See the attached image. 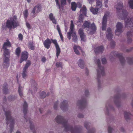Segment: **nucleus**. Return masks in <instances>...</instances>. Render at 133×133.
I'll use <instances>...</instances> for the list:
<instances>
[{
    "instance_id": "nucleus-9",
    "label": "nucleus",
    "mask_w": 133,
    "mask_h": 133,
    "mask_svg": "<svg viewBox=\"0 0 133 133\" xmlns=\"http://www.w3.org/2000/svg\"><path fill=\"white\" fill-rule=\"evenodd\" d=\"M4 55L5 57L4 60V63L5 64H9V58L10 55V53L9 50L7 48L6 49H3Z\"/></svg>"
},
{
    "instance_id": "nucleus-31",
    "label": "nucleus",
    "mask_w": 133,
    "mask_h": 133,
    "mask_svg": "<svg viewBox=\"0 0 133 133\" xmlns=\"http://www.w3.org/2000/svg\"><path fill=\"white\" fill-rule=\"evenodd\" d=\"M78 64L79 66L81 68L83 69L84 67V64L83 61L80 59L78 62Z\"/></svg>"
},
{
    "instance_id": "nucleus-19",
    "label": "nucleus",
    "mask_w": 133,
    "mask_h": 133,
    "mask_svg": "<svg viewBox=\"0 0 133 133\" xmlns=\"http://www.w3.org/2000/svg\"><path fill=\"white\" fill-rule=\"evenodd\" d=\"M87 9L86 6L84 5L80 9V15L86 16L87 14Z\"/></svg>"
},
{
    "instance_id": "nucleus-22",
    "label": "nucleus",
    "mask_w": 133,
    "mask_h": 133,
    "mask_svg": "<svg viewBox=\"0 0 133 133\" xmlns=\"http://www.w3.org/2000/svg\"><path fill=\"white\" fill-rule=\"evenodd\" d=\"M28 54L27 52L25 51L22 52L21 58L23 60H26L28 58Z\"/></svg>"
},
{
    "instance_id": "nucleus-27",
    "label": "nucleus",
    "mask_w": 133,
    "mask_h": 133,
    "mask_svg": "<svg viewBox=\"0 0 133 133\" xmlns=\"http://www.w3.org/2000/svg\"><path fill=\"white\" fill-rule=\"evenodd\" d=\"M49 18L50 20L54 24L57 23L56 20L54 17V16L52 13H51L49 15Z\"/></svg>"
},
{
    "instance_id": "nucleus-35",
    "label": "nucleus",
    "mask_w": 133,
    "mask_h": 133,
    "mask_svg": "<svg viewBox=\"0 0 133 133\" xmlns=\"http://www.w3.org/2000/svg\"><path fill=\"white\" fill-rule=\"evenodd\" d=\"M21 52V49L19 47L17 48L15 50V54L17 56H19Z\"/></svg>"
},
{
    "instance_id": "nucleus-23",
    "label": "nucleus",
    "mask_w": 133,
    "mask_h": 133,
    "mask_svg": "<svg viewBox=\"0 0 133 133\" xmlns=\"http://www.w3.org/2000/svg\"><path fill=\"white\" fill-rule=\"evenodd\" d=\"M90 11L94 15L97 14L98 13V11L99 10L96 7L94 8L92 7H91L90 8Z\"/></svg>"
},
{
    "instance_id": "nucleus-5",
    "label": "nucleus",
    "mask_w": 133,
    "mask_h": 133,
    "mask_svg": "<svg viewBox=\"0 0 133 133\" xmlns=\"http://www.w3.org/2000/svg\"><path fill=\"white\" fill-rule=\"evenodd\" d=\"M19 22L18 21L17 16H14L10 18V20H8L6 23V26L11 30L12 28L14 29L19 25Z\"/></svg>"
},
{
    "instance_id": "nucleus-39",
    "label": "nucleus",
    "mask_w": 133,
    "mask_h": 133,
    "mask_svg": "<svg viewBox=\"0 0 133 133\" xmlns=\"http://www.w3.org/2000/svg\"><path fill=\"white\" fill-rule=\"evenodd\" d=\"M23 15L25 18L26 19L28 15V11L27 9L24 11L23 12Z\"/></svg>"
},
{
    "instance_id": "nucleus-28",
    "label": "nucleus",
    "mask_w": 133,
    "mask_h": 133,
    "mask_svg": "<svg viewBox=\"0 0 133 133\" xmlns=\"http://www.w3.org/2000/svg\"><path fill=\"white\" fill-rule=\"evenodd\" d=\"M7 84H4L3 86V92L4 94H7L8 93V90L7 89Z\"/></svg>"
},
{
    "instance_id": "nucleus-18",
    "label": "nucleus",
    "mask_w": 133,
    "mask_h": 133,
    "mask_svg": "<svg viewBox=\"0 0 133 133\" xmlns=\"http://www.w3.org/2000/svg\"><path fill=\"white\" fill-rule=\"evenodd\" d=\"M104 50V47L102 46H100L94 48V50L96 54L102 52Z\"/></svg>"
},
{
    "instance_id": "nucleus-11",
    "label": "nucleus",
    "mask_w": 133,
    "mask_h": 133,
    "mask_svg": "<svg viewBox=\"0 0 133 133\" xmlns=\"http://www.w3.org/2000/svg\"><path fill=\"white\" fill-rule=\"evenodd\" d=\"M31 64V62L30 61L28 60L24 67V68L22 73V76L23 78H25L27 75L26 70L28 68Z\"/></svg>"
},
{
    "instance_id": "nucleus-15",
    "label": "nucleus",
    "mask_w": 133,
    "mask_h": 133,
    "mask_svg": "<svg viewBox=\"0 0 133 133\" xmlns=\"http://www.w3.org/2000/svg\"><path fill=\"white\" fill-rule=\"evenodd\" d=\"M107 15L105 14L103 17L102 22V29L103 30H106Z\"/></svg>"
},
{
    "instance_id": "nucleus-7",
    "label": "nucleus",
    "mask_w": 133,
    "mask_h": 133,
    "mask_svg": "<svg viewBox=\"0 0 133 133\" xmlns=\"http://www.w3.org/2000/svg\"><path fill=\"white\" fill-rule=\"evenodd\" d=\"M82 27L84 29L86 28H87L88 29L90 28L91 30L90 34L91 35L94 34L97 29L96 26L94 23L91 24L90 22L87 21H85L84 22Z\"/></svg>"
},
{
    "instance_id": "nucleus-49",
    "label": "nucleus",
    "mask_w": 133,
    "mask_h": 133,
    "mask_svg": "<svg viewBox=\"0 0 133 133\" xmlns=\"http://www.w3.org/2000/svg\"><path fill=\"white\" fill-rule=\"evenodd\" d=\"M118 56L119 57L120 60L121 62H122L121 60L122 59V60L123 61H124L123 58V57H122V56L121 54H119L118 55Z\"/></svg>"
},
{
    "instance_id": "nucleus-25",
    "label": "nucleus",
    "mask_w": 133,
    "mask_h": 133,
    "mask_svg": "<svg viewBox=\"0 0 133 133\" xmlns=\"http://www.w3.org/2000/svg\"><path fill=\"white\" fill-rule=\"evenodd\" d=\"M28 107V106L27 104L25 101L24 102V103L23 105V113L24 115L26 114L27 113Z\"/></svg>"
},
{
    "instance_id": "nucleus-36",
    "label": "nucleus",
    "mask_w": 133,
    "mask_h": 133,
    "mask_svg": "<svg viewBox=\"0 0 133 133\" xmlns=\"http://www.w3.org/2000/svg\"><path fill=\"white\" fill-rule=\"evenodd\" d=\"M49 95V93H48L46 95V93L44 91H42L40 94L41 97L42 98H44L46 97V96H48Z\"/></svg>"
},
{
    "instance_id": "nucleus-33",
    "label": "nucleus",
    "mask_w": 133,
    "mask_h": 133,
    "mask_svg": "<svg viewBox=\"0 0 133 133\" xmlns=\"http://www.w3.org/2000/svg\"><path fill=\"white\" fill-rule=\"evenodd\" d=\"M71 8L73 11H75L77 7V4L75 2H72L71 3Z\"/></svg>"
},
{
    "instance_id": "nucleus-42",
    "label": "nucleus",
    "mask_w": 133,
    "mask_h": 133,
    "mask_svg": "<svg viewBox=\"0 0 133 133\" xmlns=\"http://www.w3.org/2000/svg\"><path fill=\"white\" fill-rule=\"evenodd\" d=\"M8 98L10 101H12L15 99V97L14 96H10L8 97Z\"/></svg>"
},
{
    "instance_id": "nucleus-48",
    "label": "nucleus",
    "mask_w": 133,
    "mask_h": 133,
    "mask_svg": "<svg viewBox=\"0 0 133 133\" xmlns=\"http://www.w3.org/2000/svg\"><path fill=\"white\" fill-rule=\"evenodd\" d=\"M102 63L103 64H105L107 63V60L105 58H103L102 59Z\"/></svg>"
},
{
    "instance_id": "nucleus-20",
    "label": "nucleus",
    "mask_w": 133,
    "mask_h": 133,
    "mask_svg": "<svg viewBox=\"0 0 133 133\" xmlns=\"http://www.w3.org/2000/svg\"><path fill=\"white\" fill-rule=\"evenodd\" d=\"M6 42H5L3 46V49H6L7 48V47H10L11 46V43L9 41L8 39H6Z\"/></svg>"
},
{
    "instance_id": "nucleus-46",
    "label": "nucleus",
    "mask_w": 133,
    "mask_h": 133,
    "mask_svg": "<svg viewBox=\"0 0 133 133\" xmlns=\"http://www.w3.org/2000/svg\"><path fill=\"white\" fill-rule=\"evenodd\" d=\"M58 104V102L57 101L55 102L54 105V109L55 110H57V105Z\"/></svg>"
},
{
    "instance_id": "nucleus-44",
    "label": "nucleus",
    "mask_w": 133,
    "mask_h": 133,
    "mask_svg": "<svg viewBox=\"0 0 133 133\" xmlns=\"http://www.w3.org/2000/svg\"><path fill=\"white\" fill-rule=\"evenodd\" d=\"M18 37L19 40L22 41L23 39V36L21 34H19L18 35Z\"/></svg>"
},
{
    "instance_id": "nucleus-1",
    "label": "nucleus",
    "mask_w": 133,
    "mask_h": 133,
    "mask_svg": "<svg viewBox=\"0 0 133 133\" xmlns=\"http://www.w3.org/2000/svg\"><path fill=\"white\" fill-rule=\"evenodd\" d=\"M56 122L58 124H62L65 128L66 132L70 131L71 133H81V128L80 127H76L73 128L72 126L67 124V121L61 116L58 115L55 118Z\"/></svg>"
},
{
    "instance_id": "nucleus-8",
    "label": "nucleus",
    "mask_w": 133,
    "mask_h": 133,
    "mask_svg": "<svg viewBox=\"0 0 133 133\" xmlns=\"http://www.w3.org/2000/svg\"><path fill=\"white\" fill-rule=\"evenodd\" d=\"M42 11V6L40 4L35 6L32 10L31 12V16L33 17L37 15V14Z\"/></svg>"
},
{
    "instance_id": "nucleus-50",
    "label": "nucleus",
    "mask_w": 133,
    "mask_h": 133,
    "mask_svg": "<svg viewBox=\"0 0 133 133\" xmlns=\"http://www.w3.org/2000/svg\"><path fill=\"white\" fill-rule=\"evenodd\" d=\"M85 94L86 96H87L89 94V92L88 90H86L85 91Z\"/></svg>"
},
{
    "instance_id": "nucleus-2",
    "label": "nucleus",
    "mask_w": 133,
    "mask_h": 133,
    "mask_svg": "<svg viewBox=\"0 0 133 133\" xmlns=\"http://www.w3.org/2000/svg\"><path fill=\"white\" fill-rule=\"evenodd\" d=\"M115 8L118 11H121V10L122 12V16L123 17L125 21V25L126 26L129 25L133 24V18H130L127 17V13L125 10H122L123 8V3L121 2H119L117 3L115 5Z\"/></svg>"
},
{
    "instance_id": "nucleus-30",
    "label": "nucleus",
    "mask_w": 133,
    "mask_h": 133,
    "mask_svg": "<svg viewBox=\"0 0 133 133\" xmlns=\"http://www.w3.org/2000/svg\"><path fill=\"white\" fill-rule=\"evenodd\" d=\"M81 49L80 47L79 46H77L76 45H74V49L75 52L77 55H79L80 53L77 49Z\"/></svg>"
},
{
    "instance_id": "nucleus-40",
    "label": "nucleus",
    "mask_w": 133,
    "mask_h": 133,
    "mask_svg": "<svg viewBox=\"0 0 133 133\" xmlns=\"http://www.w3.org/2000/svg\"><path fill=\"white\" fill-rule=\"evenodd\" d=\"M83 15H80L79 16V19L78 22L80 23L82 22L83 21Z\"/></svg>"
},
{
    "instance_id": "nucleus-52",
    "label": "nucleus",
    "mask_w": 133,
    "mask_h": 133,
    "mask_svg": "<svg viewBox=\"0 0 133 133\" xmlns=\"http://www.w3.org/2000/svg\"><path fill=\"white\" fill-rule=\"evenodd\" d=\"M108 0H106V1H104V4L105 5V6L106 7H107L108 6Z\"/></svg>"
},
{
    "instance_id": "nucleus-55",
    "label": "nucleus",
    "mask_w": 133,
    "mask_h": 133,
    "mask_svg": "<svg viewBox=\"0 0 133 133\" xmlns=\"http://www.w3.org/2000/svg\"><path fill=\"white\" fill-rule=\"evenodd\" d=\"M112 130L113 129L112 128L110 127H109V133H111L112 132Z\"/></svg>"
},
{
    "instance_id": "nucleus-24",
    "label": "nucleus",
    "mask_w": 133,
    "mask_h": 133,
    "mask_svg": "<svg viewBox=\"0 0 133 133\" xmlns=\"http://www.w3.org/2000/svg\"><path fill=\"white\" fill-rule=\"evenodd\" d=\"M28 47L31 50H34L35 48V44L32 42H30L28 43Z\"/></svg>"
},
{
    "instance_id": "nucleus-16",
    "label": "nucleus",
    "mask_w": 133,
    "mask_h": 133,
    "mask_svg": "<svg viewBox=\"0 0 133 133\" xmlns=\"http://www.w3.org/2000/svg\"><path fill=\"white\" fill-rule=\"evenodd\" d=\"M68 102L65 100L61 104L60 108L63 111H65L67 109Z\"/></svg>"
},
{
    "instance_id": "nucleus-12",
    "label": "nucleus",
    "mask_w": 133,
    "mask_h": 133,
    "mask_svg": "<svg viewBox=\"0 0 133 133\" xmlns=\"http://www.w3.org/2000/svg\"><path fill=\"white\" fill-rule=\"evenodd\" d=\"M90 123H89L85 122L84 123V126L88 130L87 133H94L95 129L93 128H90Z\"/></svg>"
},
{
    "instance_id": "nucleus-4",
    "label": "nucleus",
    "mask_w": 133,
    "mask_h": 133,
    "mask_svg": "<svg viewBox=\"0 0 133 133\" xmlns=\"http://www.w3.org/2000/svg\"><path fill=\"white\" fill-rule=\"evenodd\" d=\"M3 110L5 112V115L6 117V124L8 125L10 123V131L11 133L13 130L14 124V118L11 116V112L10 110H8L5 111V109L3 108Z\"/></svg>"
},
{
    "instance_id": "nucleus-51",
    "label": "nucleus",
    "mask_w": 133,
    "mask_h": 133,
    "mask_svg": "<svg viewBox=\"0 0 133 133\" xmlns=\"http://www.w3.org/2000/svg\"><path fill=\"white\" fill-rule=\"evenodd\" d=\"M78 117L80 118H82L83 117V115L82 114H79L77 116Z\"/></svg>"
},
{
    "instance_id": "nucleus-26",
    "label": "nucleus",
    "mask_w": 133,
    "mask_h": 133,
    "mask_svg": "<svg viewBox=\"0 0 133 133\" xmlns=\"http://www.w3.org/2000/svg\"><path fill=\"white\" fill-rule=\"evenodd\" d=\"M102 6V2L101 1H96V7L99 10H101Z\"/></svg>"
},
{
    "instance_id": "nucleus-3",
    "label": "nucleus",
    "mask_w": 133,
    "mask_h": 133,
    "mask_svg": "<svg viewBox=\"0 0 133 133\" xmlns=\"http://www.w3.org/2000/svg\"><path fill=\"white\" fill-rule=\"evenodd\" d=\"M52 42L54 44L56 48V56L58 58L60 53L61 50L56 39H51L50 40L49 38H47L43 41V43L44 47L47 49H48L50 46Z\"/></svg>"
},
{
    "instance_id": "nucleus-34",
    "label": "nucleus",
    "mask_w": 133,
    "mask_h": 133,
    "mask_svg": "<svg viewBox=\"0 0 133 133\" xmlns=\"http://www.w3.org/2000/svg\"><path fill=\"white\" fill-rule=\"evenodd\" d=\"M22 91L23 89L22 87H21V85H19L18 87V92L20 96L21 97L23 95Z\"/></svg>"
},
{
    "instance_id": "nucleus-54",
    "label": "nucleus",
    "mask_w": 133,
    "mask_h": 133,
    "mask_svg": "<svg viewBox=\"0 0 133 133\" xmlns=\"http://www.w3.org/2000/svg\"><path fill=\"white\" fill-rule=\"evenodd\" d=\"M26 25L27 27L28 28V29H31L30 25L29 23H28L26 22Z\"/></svg>"
},
{
    "instance_id": "nucleus-38",
    "label": "nucleus",
    "mask_w": 133,
    "mask_h": 133,
    "mask_svg": "<svg viewBox=\"0 0 133 133\" xmlns=\"http://www.w3.org/2000/svg\"><path fill=\"white\" fill-rule=\"evenodd\" d=\"M111 29L109 28V41L110 40H111L112 37V35L111 33Z\"/></svg>"
},
{
    "instance_id": "nucleus-60",
    "label": "nucleus",
    "mask_w": 133,
    "mask_h": 133,
    "mask_svg": "<svg viewBox=\"0 0 133 133\" xmlns=\"http://www.w3.org/2000/svg\"><path fill=\"white\" fill-rule=\"evenodd\" d=\"M86 74L87 75H88L89 72L88 70L87 69H86Z\"/></svg>"
},
{
    "instance_id": "nucleus-59",
    "label": "nucleus",
    "mask_w": 133,
    "mask_h": 133,
    "mask_svg": "<svg viewBox=\"0 0 133 133\" xmlns=\"http://www.w3.org/2000/svg\"><path fill=\"white\" fill-rule=\"evenodd\" d=\"M24 61H25V60H23V59H22V58H21V59L19 60V62L20 63H21Z\"/></svg>"
},
{
    "instance_id": "nucleus-10",
    "label": "nucleus",
    "mask_w": 133,
    "mask_h": 133,
    "mask_svg": "<svg viewBox=\"0 0 133 133\" xmlns=\"http://www.w3.org/2000/svg\"><path fill=\"white\" fill-rule=\"evenodd\" d=\"M87 104V102L85 99H82L81 100L77 102V105L79 106L80 109H82L85 108Z\"/></svg>"
},
{
    "instance_id": "nucleus-29",
    "label": "nucleus",
    "mask_w": 133,
    "mask_h": 133,
    "mask_svg": "<svg viewBox=\"0 0 133 133\" xmlns=\"http://www.w3.org/2000/svg\"><path fill=\"white\" fill-rule=\"evenodd\" d=\"M57 29L58 31L62 41L63 42V37L61 33V31L60 30V28L59 25H58L57 26Z\"/></svg>"
},
{
    "instance_id": "nucleus-17",
    "label": "nucleus",
    "mask_w": 133,
    "mask_h": 133,
    "mask_svg": "<svg viewBox=\"0 0 133 133\" xmlns=\"http://www.w3.org/2000/svg\"><path fill=\"white\" fill-rule=\"evenodd\" d=\"M78 32L80 35L81 40L83 41H85V35L84 34L83 29L82 28L79 29Z\"/></svg>"
},
{
    "instance_id": "nucleus-14",
    "label": "nucleus",
    "mask_w": 133,
    "mask_h": 133,
    "mask_svg": "<svg viewBox=\"0 0 133 133\" xmlns=\"http://www.w3.org/2000/svg\"><path fill=\"white\" fill-rule=\"evenodd\" d=\"M74 27V25L73 24V22L72 21H71L70 28V31L69 32H68L67 33V37L69 40H70L71 39V34L74 32L73 31Z\"/></svg>"
},
{
    "instance_id": "nucleus-61",
    "label": "nucleus",
    "mask_w": 133,
    "mask_h": 133,
    "mask_svg": "<svg viewBox=\"0 0 133 133\" xmlns=\"http://www.w3.org/2000/svg\"><path fill=\"white\" fill-rule=\"evenodd\" d=\"M43 110V109H41V108H40V109H39V111H40V113H41V114L42 112V111L43 110Z\"/></svg>"
},
{
    "instance_id": "nucleus-57",
    "label": "nucleus",
    "mask_w": 133,
    "mask_h": 133,
    "mask_svg": "<svg viewBox=\"0 0 133 133\" xmlns=\"http://www.w3.org/2000/svg\"><path fill=\"white\" fill-rule=\"evenodd\" d=\"M41 60H42V61L43 62H44L45 61H46V59L44 57H43L42 58V59H41Z\"/></svg>"
},
{
    "instance_id": "nucleus-58",
    "label": "nucleus",
    "mask_w": 133,
    "mask_h": 133,
    "mask_svg": "<svg viewBox=\"0 0 133 133\" xmlns=\"http://www.w3.org/2000/svg\"><path fill=\"white\" fill-rule=\"evenodd\" d=\"M90 4H91L92 2H94V0H88Z\"/></svg>"
},
{
    "instance_id": "nucleus-32",
    "label": "nucleus",
    "mask_w": 133,
    "mask_h": 133,
    "mask_svg": "<svg viewBox=\"0 0 133 133\" xmlns=\"http://www.w3.org/2000/svg\"><path fill=\"white\" fill-rule=\"evenodd\" d=\"M73 38L72 40L74 42H76L77 40V37L76 35V32H73L71 34Z\"/></svg>"
},
{
    "instance_id": "nucleus-64",
    "label": "nucleus",
    "mask_w": 133,
    "mask_h": 133,
    "mask_svg": "<svg viewBox=\"0 0 133 133\" xmlns=\"http://www.w3.org/2000/svg\"><path fill=\"white\" fill-rule=\"evenodd\" d=\"M27 1V2L29 3L30 2H31V0H26Z\"/></svg>"
},
{
    "instance_id": "nucleus-43",
    "label": "nucleus",
    "mask_w": 133,
    "mask_h": 133,
    "mask_svg": "<svg viewBox=\"0 0 133 133\" xmlns=\"http://www.w3.org/2000/svg\"><path fill=\"white\" fill-rule=\"evenodd\" d=\"M66 0H61V4L62 5H65L66 4Z\"/></svg>"
},
{
    "instance_id": "nucleus-53",
    "label": "nucleus",
    "mask_w": 133,
    "mask_h": 133,
    "mask_svg": "<svg viewBox=\"0 0 133 133\" xmlns=\"http://www.w3.org/2000/svg\"><path fill=\"white\" fill-rule=\"evenodd\" d=\"M77 6L79 8H81L82 4L80 3H78L77 5Z\"/></svg>"
},
{
    "instance_id": "nucleus-21",
    "label": "nucleus",
    "mask_w": 133,
    "mask_h": 133,
    "mask_svg": "<svg viewBox=\"0 0 133 133\" xmlns=\"http://www.w3.org/2000/svg\"><path fill=\"white\" fill-rule=\"evenodd\" d=\"M24 118L26 120V122L28 121H29L30 124V129L31 130H33L32 131L34 133H35L34 131L33 130L34 129V125H33L32 123L31 122V121L30 120V118H29L28 120V119H27V118H26V116L25 115L24 116Z\"/></svg>"
},
{
    "instance_id": "nucleus-41",
    "label": "nucleus",
    "mask_w": 133,
    "mask_h": 133,
    "mask_svg": "<svg viewBox=\"0 0 133 133\" xmlns=\"http://www.w3.org/2000/svg\"><path fill=\"white\" fill-rule=\"evenodd\" d=\"M130 114V113L127 112H125L124 113V117L126 119L128 118V117L129 116Z\"/></svg>"
},
{
    "instance_id": "nucleus-63",
    "label": "nucleus",
    "mask_w": 133,
    "mask_h": 133,
    "mask_svg": "<svg viewBox=\"0 0 133 133\" xmlns=\"http://www.w3.org/2000/svg\"><path fill=\"white\" fill-rule=\"evenodd\" d=\"M31 81L34 83L35 84H36V82H35V81H34V80H32Z\"/></svg>"
},
{
    "instance_id": "nucleus-62",
    "label": "nucleus",
    "mask_w": 133,
    "mask_h": 133,
    "mask_svg": "<svg viewBox=\"0 0 133 133\" xmlns=\"http://www.w3.org/2000/svg\"><path fill=\"white\" fill-rule=\"evenodd\" d=\"M106 112H107L106 114H107L108 112V108L107 107H106Z\"/></svg>"
},
{
    "instance_id": "nucleus-56",
    "label": "nucleus",
    "mask_w": 133,
    "mask_h": 133,
    "mask_svg": "<svg viewBox=\"0 0 133 133\" xmlns=\"http://www.w3.org/2000/svg\"><path fill=\"white\" fill-rule=\"evenodd\" d=\"M111 41L112 42L110 44V45H112V46H111V47H113L115 45V43L114 41Z\"/></svg>"
},
{
    "instance_id": "nucleus-6",
    "label": "nucleus",
    "mask_w": 133,
    "mask_h": 133,
    "mask_svg": "<svg viewBox=\"0 0 133 133\" xmlns=\"http://www.w3.org/2000/svg\"><path fill=\"white\" fill-rule=\"evenodd\" d=\"M98 65V69L97 70V79L98 84V87L100 86V82L99 80L101 76H104L105 75L104 68L101 66V62L99 59H98L96 61Z\"/></svg>"
},
{
    "instance_id": "nucleus-37",
    "label": "nucleus",
    "mask_w": 133,
    "mask_h": 133,
    "mask_svg": "<svg viewBox=\"0 0 133 133\" xmlns=\"http://www.w3.org/2000/svg\"><path fill=\"white\" fill-rule=\"evenodd\" d=\"M128 4L130 8L133 9V0H130L128 2Z\"/></svg>"
},
{
    "instance_id": "nucleus-13",
    "label": "nucleus",
    "mask_w": 133,
    "mask_h": 133,
    "mask_svg": "<svg viewBox=\"0 0 133 133\" xmlns=\"http://www.w3.org/2000/svg\"><path fill=\"white\" fill-rule=\"evenodd\" d=\"M116 29L115 31V34L116 35H118L122 32V25L120 22H118L116 25Z\"/></svg>"
},
{
    "instance_id": "nucleus-45",
    "label": "nucleus",
    "mask_w": 133,
    "mask_h": 133,
    "mask_svg": "<svg viewBox=\"0 0 133 133\" xmlns=\"http://www.w3.org/2000/svg\"><path fill=\"white\" fill-rule=\"evenodd\" d=\"M62 64L60 62H57L56 64V66L57 67H62Z\"/></svg>"
},
{
    "instance_id": "nucleus-47",
    "label": "nucleus",
    "mask_w": 133,
    "mask_h": 133,
    "mask_svg": "<svg viewBox=\"0 0 133 133\" xmlns=\"http://www.w3.org/2000/svg\"><path fill=\"white\" fill-rule=\"evenodd\" d=\"M56 5L57 6H58V8L60 9L61 8V6L60 5L59 3V2L58 0H55Z\"/></svg>"
}]
</instances>
